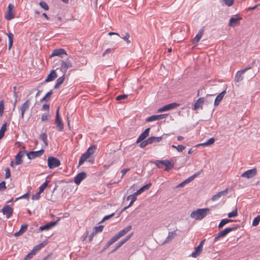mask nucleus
<instances>
[{
	"label": "nucleus",
	"instance_id": "1",
	"mask_svg": "<svg viewBox=\"0 0 260 260\" xmlns=\"http://www.w3.org/2000/svg\"><path fill=\"white\" fill-rule=\"evenodd\" d=\"M132 228V225H128L126 227L123 229L122 230L118 232L115 236H114L106 244V247H109L110 245L113 244L114 242L117 241L121 237L124 236L127 233H128Z\"/></svg>",
	"mask_w": 260,
	"mask_h": 260
},
{
	"label": "nucleus",
	"instance_id": "2",
	"mask_svg": "<svg viewBox=\"0 0 260 260\" xmlns=\"http://www.w3.org/2000/svg\"><path fill=\"white\" fill-rule=\"evenodd\" d=\"M209 208L198 209L191 213L190 217L196 220H200L209 213Z\"/></svg>",
	"mask_w": 260,
	"mask_h": 260
},
{
	"label": "nucleus",
	"instance_id": "3",
	"mask_svg": "<svg viewBox=\"0 0 260 260\" xmlns=\"http://www.w3.org/2000/svg\"><path fill=\"white\" fill-rule=\"evenodd\" d=\"M48 166L49 169H52L60 165V160L53 156H49L47 159Z\"/></svg>",
	"mask_w": 260,
	"mask_h": 260
},
{
	"label": "nucleus",
	"instance_id": "4",
	"mask_svg": "<svg viewBox=\"0 0 260 260\" xmlns=\"http://www.w3.org/2000/svg\"><path fill=\"white\" fill-rule=\"evenodd\" d=\"M238 226H233L225 228L224 230L219 232L217 236L214 238V242L217 241L220 238L225 236L231 232L236 230Z\"/></svg>",
	"mask_w": 260,
	"mask_h": 260
},
{
	"label": "nucleus",
	"instance_id": "5",
	"mask_svg": "<svg viewBox=\"0 0 260 260\" xmlns=\"http://www.w3.org/2000/svg\"><path fill=\"white\" fill-rule=\"evenodd\" d=\"M72 63L71 60L69 59L64 61L61 60L60 70L63 73V75L66 74L68 69L72 67Z\"/></svg>",
	"mask_w": 260,
	"mask_h": 260
},
{
	"label": "nucleus",
	"instance_id": "6",
	"mask_svg": "<svg viewBox=\"0 0 260 260\" xmlns=\"http://www.w3.org/2000/svg\"><path fill=\"white\" fill-rule=\"evenodd\" d=\"M44 150L42 149L38 151H30L26 153L28 159H32L36 157L41 156L44 153Z\"/></svg>",
	"mask_w": 260,
	"mask_h": 260
},
{
	"label": "nucleus",
	"instance_id": "7",
	"mask_svg": "<svg viewBox=\"0 0 260 260\" xmlns=\"http://www.w3.org/2000/svg\"><path fill=\"white\" fill-rule=\"evenodd\" d=\"M179 106V104H177L176 103H173L169 104L168 105H165L163 106L162 107L159 108L158 110V112H163L165 111H169L170 110L175 109L177 107H178Z\"/></svg>",
	"mask_w": 260,
	"mask_h": 260
},
{
	"label": "nucleus",
	"instance_id": "8",
	"mask_svg": "<svg viewBox=\"0 0 260 260\" xmlns=\"http://www.w3.org/2000/svg\"><path fill=\"white\" fill-rule=\"evenodd\" d=\"M55 123L56 124L57 129L59 132H62L63 129V123L59 117V107H58L56 112Z\"/></svg>",
	"mask_w": 260,
	"mask_h": 260
},
{
	"label": "nucleus",
	"instance_id": "9",
	"mask_svg": "<svg viewBox=\"0 0 260 260\" xmlns=\"http://www.w3.org/2000/svg\"><path fill=\"white\" fill-rule=\"evenodd\" d=\"M252 68V66L248 67L244 69H242L240 71H239L237 72L235 75V80L237 82L241 81L243 79V76L242 75L247 70L251 69Z\"/></svg>",
	"mask_w": 260,
	"mask_h": 260
},
{
	"label": "nucleus",
	"instance_id": "10",
	"mask_svg": "<svg viewBox=\"0 0 260 260\" xmlns=\"http://www.w3.org/2000/svg\"><path fill=\"white\" fill-rule=\"evenodd\" d=\"M256 174V169L254 168L245 171V172L241 174V177L249 179L255 176Z\"/></svg>",
	"mask_w": 260,
	"mask_h": 260
},
{
	"label": "nucleus",
	"instance_id": "11",
	"mask_svg": "<svg viewBox=\"0 0 260 260\" xmlns=\"http://www.w3.org/2000/svg\"><path fill=\"white\" fill-rule=\"evenodd\" d=\"M64 55H67V52L64 49L62 48L55 49L52 51L50 57L57 56L62 58Z\"/></svg>",
	"mask_w": 260,
	"mask_h": 260
},
{
	"label": "nucleus",
	"instance_id": "12",
	"mask_svg": "<svg viewBox=\"0 0 260 260\" xmlns=\"http://www.w3.org/2000/svg\"><path fill=\"white\" fill-rule=\"evenodd\" d=\"M2 212L7 218H10L13 214V209L9 205H5L2 209Z\"/></svg>",
	"mask_w": 260,
	"mask_h": 260
},
{
	"label": "nucleus",
	"instance_id": "13",
	"mask_svg": "<svg viewBox=\"0 0 260 260\" xmlns=\"http://www.w3.org/2000/svg\"><path fill=\"white\" fill-rule=\"evenodd\" d=\"M241 19V17H238L237 15L231 17L229 21V26L234 27L240 24V20Z\"/></svg>",
	"mask_w": 260,
	"mask_h": 260
},
{
	"label": "nucleus",
	"instance_id": "14",
	"mask_svg": "<svg viewBox=\"0 0 260 260\" xmlns=\"http://www.w3.org/2000/svg\"><path fill=\"white\" fill-rule=\"evenodd\" d=\"M86 177V173L82 172L78 174L74 178V181L75 183L78 185L81 182L84 180Z\"/></svg>",
	"mask_w": 260,
	"mask_h": 260
},
{
	"label": "nucleus",
	"instance_id": "15",
	"mask_svg": "<svg viewBox=\"0 0 260 260\" xmlns=\"http://www.w3.org/2000/svg\"><path fill=\"white\" fill-rule=\"evenodd\" d=\"M26 153L25 151H20L15 156V165H19L22 163V157L24 156L25 153Z\"/></svg>",
	"mask_w": 260,
	"mask_h": 260
},
{
	"label": "nucleus",
	"instance_id": "16",
	"mask_svg": "<svg viewBox=\"0 0 260 260\" xmlns=\"http://www.w3.org/2000/svg\"><path fill=\"white\" fill-rule=\"evenodd\" d=\"M14 6L10 4L8 7L7 15L5 16L7 20H10L14 17V14L12 13V10L14 9Z\"/></svg>",
	"mask_w": 260,
	"mask_h": 260
},
{
	"label": "nucleus",
	"instance_id": "17",
	"mask_svg": "<svg viewBox=\"0 0 260 260\" xmlns=\"http://www.w3.org/2000/svg\"><path fill=\"white\" fill-rule=\"evenodd\" d=\"M150 129V128L149 127L146 128L138 137L136 143H139L146 138L149 135Z\"/></svg>",
	"mask_w": 260,
	"mask_h": 260
},
{
	"label": "nucleus",
	"instance_id": "18",
	"mask_svg": "<svg viewBox=\"0 0 260 260\" xmlns=\"http://www.w3.org/2000/svg\"><path fill=\"white\" fill-rule=\"evenodd\" d=\"M30 100L28 99L26 100L21 106L20 111L21 117H24V114L26 110H28L29 107Z\"/></svg>",
	"mask_w": 260,
	"mask_h": 260
},
{
	"label": "nucleus",
	"instance_id": "19",
	"mask_svg": "<svg viewBox=\"0 0 260 260\" xmlns=\"http://www.w3.org/2000/svg\"><path fill=\"white\" fill-rule=\"evenodd\" d=\"M204 29L203 28H201L197 35L195 36V37L192 40V44H195L198 43L200 40H201V38L203 36V35L204 34Z\"/></svg>",
	"mask_w": 260,
	"mask_h": 260
},
{
	"label": "nucleus",
	"instance_id": "20",
	"mask_svg": "<svg viewBox=\"0 0 260 260\" xmlns=\"http://www.w3.org/2000/svg\"><path fill=\"white\" fill-rule=\"evenodd\" d=\"M177 235L176 233L174 232H170L168 233V235L166 238V240L164 242H163L162 244H165L171 242Z\"/></svg>",
	"mask_w": 260,
	"mask_h": 260
},
{
	"label": "nucleus",
	"instance_id": "21",
	"mask_svg": "<svg viewBox=\"0 0 260 260\" xmlns=\"http://www.w3.org/2000/svg\"><path fill=\"white\" fill-rule=\"evenodd\" d=\"M226 92L225 90L222 91L221 92H220L215 98V101H214V106L215 107L219 105L220 102L222 100L223 96H224Z\"/></svg>",
	"mask_w": 260,
	"mask_h": 260
},
{
	"label": "nucleus",
	"instance_id": "22",
	"mask_svg": "<svg viewBox=\"0 0 260 260\" xmlns=\"http://www.w3.org/2000/svg\"><path fill=\"white\" fill-rule=\"evenodd\" d=\"M57 77V75L55 70L51 71V73L48 75L45 82H48L54 80Z\"/></svg>",
	"mask_w": 260,
	"mask_h": 260
},
{
	"label": "nucleus",
	"instance_id": "23",
	"mask_svg": "<svg viewBox=\"0 0 260 260\" xmlns=\"http://www.w3.org/2000/svg\"><path fill=\"white\" fill-rule=\"evenodd\" d=\"M228 192V190L225 189L223 191H220L215 195H214L212 198V200L213 201H215L219 199L222 196L225 195Z\"/></svg>",
	"mask_w": 260,
	"mask_h": 260
},
{
	"label": "nucleus",
	"instance_id": "24",
	"mask_svg": "<svg viewBox=\"0 0 260 260\" xmlns=\"http://www.w3.org/2000/svg\"><path fill=\"white\" fill-rule=\"evenodd\" d=\"M204 100L203 98H200L197 100L196 103L194 104V110H197L199 108H202V105L204 103Z\"/></svg>",
	"mask_w": 260,
	"mask_h": 260
},
{
	"label": "nucleus",
	"instance_id": "25",
	"mask_svg": "<svg viewBox=\"0 0 260 260\" xmlns=\"http://www.w3.org/2000/svg\"><path fill=\"white\" fill-rule=\"evenodd\" d=\"M163 164V167H165V170L169 171L171 170L174 166L173 164H172L170 161L168 160H162V162Z\"/></svg>",
	"mask_w": 260,
	"mask_h": 260
},
{
	"label": "nucleus",
	"instance_id": "26",
	"mask_svg": "<svg viewBox=\"0 0 260 260\" xmlns=\"http://www.w3.org/2000/svg\"><path fill=\"white\" fill-rule=\"evenodd\" d=\"M203 248L201 247V245H198L195 248L194 251L191 254V256L196 258L200 254Z\"/></svg>",
	"mask_w": 260,
	"mask_h": 260
},
{
	"label": "nucleus",
	"instance_id": "27",
	"mask_svg": "<svg viewBox=\"0 0 260 260\" xmlns=\"http://www.w3.org/2000/svg\"><path fill=\"white\" fill-rule=\"evenodd\" d=\"M27 229V225L26 224H22L19 231L14 234L15 237H18L22 235Z\"/></svg>",
	"mask_w": 260,
	"mask_h": 260
},
{
	"label": "nucleus",
	"instance_id": "28",
	"mask_svg": "<svg viewBox=\"0 0 260 260\" xmlns=\"http://www.w3.org/2000/svg\"><path fill=\"white\" fill-rule=\"evenodd\" d=\"M89 157L86 152L82 154L79 161V166L82 165Z\"/></svg>",
	"mask_w": 260,
	"mask_h": 260
},
{
	"label": "nucleus",
	"instance_id": "29",
	"mask_svg": "<svg viewBox=\"0 0 260 260\" xmlns=\"http://www.w3.org/2000/svg\"><path fill=\"white\" fill-rule=\"evenodd\" d=\"M64 80V75L61 77L58 78L56 82V84L54 85V88L57 89L59 88V87L62 84L63 81Z\"/></svg>",
	"mask_w": 260,
	"mask_h": 260
},
{
	"label": "nucleus",
	"instance_id": "30",
	"mask_svg": "<svg viewBox=\"0 0 260 260\" xmlns=\"http://www.w3.org/2000/svg\"><path fill=\"white\" fill-rule=\"evenodd\" d=\"M52 90H50V91L48 92L45 96H44L42 99L40 100L41 102H47L50 100V96L52 94Z\"/></svg>",
	"mask_w": 260,
	"mask_h": 260
},
{
	"label": "nucleus",
	"instance_id": "31",
	"mask_svg": "<svg viewBox=\"0 0 260 260\" xmlns=\"http://www.w3.org/2000/svg\"><path fill=\"white\" fill-rule=\"evenodd\" d=\"M162 140V137H150L148 138V141L150 142V144L155 142H159Z\"/></svg>",
	"mask_w": 260,
	"mask_h": 260
},
{
	"label": "nucleus",
	"instance_id": "32",
	"mask_svg": "<svg viewBox=\"0 0 260 260\" xmlns=\"http://www.w3.org/2000/svg\"><path fill=\"white\" fill-rule=\"evenodd\" d=\"M214 142H215V139L213 138H211L209 139L206 142L199 144V145L202 146H210V145L213 144L214 143Z\"/></svg>",
	"mask_w": 260,
	"mask_h": 260
},
{
	"label": "nucleus",
	"instance_id": "33",
	"mask_svg": "<svg viewBox=\"0 0 260 260\" xmlns=\"http://www.w3.org/2000/svg\"><path fill=\"white\" fill-rule=\"evenodd\" d=\"M233 220L232 219H226V218H224V219H222L219 225H218V228L219 229H221L224 225H225L226 223L230 222H231Z\"/></svg>",
	"mask_w": 260,
	"mask_h": 260
},
{
	"label": "nucleus",
	"instance_id": "34",
	"mask_svg": "<svg viewBox=\"0 0 260 260\" xmlns=\"http://www.w3.org/2000/svg\"><path fill=\"white\" fill-rule=\"evenodd\" d=\"M6 129H7V123H4L1 129H0V139H2L4 135H5V132H6Z\"/></svg>",
	"mask_w": 260,
	"mask_h": 260
},
{
	"label": "nucleus",
	"instance_id": "35",
	"mask_svg": "<svg viewBox=\"0 0 260 260\" xmlns=\"http://www.w3.org/2000/svg\"><path fill=\"white\" fill-rule=\"evenodd\" d=\"M133 233L127 236L124 239L121 240L118 244L121 247L123 244H124L126 241H127L133 236Z\"/></svg>",
	"mask_w": 260,
	"mask_h": 260
},
{
	"label": "nucleus",
	"instance_id": "36",
	"mask_svg": "<svg viewBox=\"0 0 260 260\" xmlns=\"http://www.w3.org/2000/svg\"><path fill=\"white\" fill-rule=\"evenodd\" d=\"M192 181V179L191 178H190V177H189V178H188L187 179H186V180H185L184 181H183V182H182L181 183L179 184L176 187H183L185 185L187 184V183H189L190 182H191Z\"/></svg>",
	"mask_w": 260,
	"mask_h": 260
},
{
	"label": "nucleus",
	"instance_id": "37",
	"mask_svg": "<svg viewBox=\"0 0 260 260\" xmlns=\"http://www.w3.org/2000/svg\"><path fill=\"white\" fill-rule=\"evenodd\" d=\"M40 137L41 139V140L43 141L44 143V144L45 146L48 145V142H47V136L46 133H42L40 135Z\"/></svg>",
	"mask_w": 260,
	"mask_h": 260
},
{
	"label": "nucleus",
	"instance_id": "38",
	"mask_svg": "<svg viewBox=\"0 0 260 260\" xmlns=\"http://www.w3.org/2000/svg\"><path fill=\"white\" fill-rule=\"evenodd\" d=\"M95 150L94 146H91L88 148L87 151L85 152L89 156L94 153Z\"/></svg>",
	"mask_w": 260,
	"mask_h": 260
},
{
	"label": "nucleus",
	"instance_id": "39",
	"mask_svg": "<svg viewBox=\"0 0 260 260\" xmlns=\"http://www.w3.org/2000/svg\"><path fill=\"white\" fill-rule=\"evenodd\" d=\"M35 254L34 250H31L24 257L23 260H30Z\"/></svg>",
	"mask_w": 260,
	"mask_h": 260
},
{
	"label": "nucleus",
	"instance_id": "40",
	"mask_svg": "<svg viewBox=\"0 0 260 260\" xmlns=\"http://www.w3.org/2000/svg\"><path fill=\"white\" fill-rule=\"evenodd\" d=\"M259 222H260V215H258L254 218V219L252 221V225L253 226H256L259 224Z\"/></svg>",
	"mask_w": 260,
	"mask_h": 260
},
{
	"label": "nucleus",
	"instance_id": "41",
	"mask_svg": "<svg viewBox=\"0 0 260 260\" xmlns=\"http://www.w3.org/2000/svg\"><path fill=\"white\" fill-rule=\"evenodd\" d=\"M40 6L44 10L47 11L49 10V6L46 3H45L44 1H41L39 3Z\"/></svg>",
	"mask_w": 260,
	"mask_h": 260
},
{
	"label": "nucleus",
	"instance_id": "42",
	"mask_svg": "<svg viewBox=\"0 0 260 260\" xmlns=\"http://www.w3.org/2000/svg\"><path fill=\"white\" fill-rule=\"evenodd\" d=\"M237 215H238V211H237V208H236L232 212H231L228 214V217L229 218L235 217H236Z\"/></svg>",
	"mask_w": 260,
	"mask_h": 260
},
{
	"label": "nucleus",
	"instance_id": "43",
	"mask_svg": "<svg viewBox=\"0 0 260 260\" xmlns=\"http://www.w3.org/2000/svg\"><path fill=\"white\" fill-rule=\"evenodd\" d=\"M48 183V181H46L45 182H44L40 187H39V192H42L44 191L45 188L46 187Z\"/></svg>",
	"mask_w": 260,
	"mask_h": 260
},
{
	"label": "nucleus",
	"instance_id": "44",
	"mask_svg": "<svg viewBox=\"0 0 260 260\" xmlns=\"http://www.w3.org/2000/svg\"><path fill=\"white\" fill-rule=\"evenodd\" d=\"M157 117L156 116V115H152V116L148 117L146 119V121H147V122H151V121H156V120H157Z\"/></svg>",
	"mask_w": 260,
	"mask_h": 260
},
{
	"label": "nucleus",
	"instance_id": "45",
	"mask_svg": "<svg viewBox=\"0 0 260 260\" xmlns=\"http://www.w3.org/2000/svg\"><path fill=\"white\" fill-rule=\"evenodd\" d=\"M44 246L43 244L40 243L35 246L32 250H34V252L36 253V251L40 250Z\"/></svg>",
	"mask_w": 260,
	"mask_h": 260
},
{
	"label": "nucleus",
	"instance_id": "46",
	"mask_svg": "<svg viewBox=\"0 0 260 260\" xmlns=\"http://www.w3.org/2000/svg\"><path fill=\"white\" fill-rule=\"evenodd\" d=\"M104 228L103 225H100L98 226H95L94 228V231L95 234H96L97 233L102 232Z\"/></svg>",
	"mask_w": 260,
	"mask_h": 260
},
{
	"label": "nucleus",
	"instance_id": "47",
	"mask_svg": "<svg viewBox=\"0 0 260 260\" xmlns=\"http://www.w3.org/2000/svg\"><path fill=\"white\" fill-rule=\"evenodd\" d=\"M127 98V94H121L117 96L116 98V101H120L122 100H125Z\"/></svg>",
	"mask_w": 260,
	"mask_h": 260
},
{
	"label": "nucleus",
	"instance_id": "48",
	"mask_svg": "<svg viewBox=\"0 0 260 260\" xmlns=\"http://www.w3.org/2000/svg\"><path fill=\"white\" fill-rule=\"evenodd\" d=\"M148 144H150V142L148 141V138L146 140H144L142 141L140 144V146L141 148H144L145 146H146Z\"/></svg>",
	"mask_w": 260,
	"mask_h": 260
},
{
	"label": "nucleus",
	"instance_id": "49",
	"mask_svg": "<svg viewBox=\"0 0 260 260\" xmlns=\"http://www.w3.org/2000/svg\"><path fill=\"white\" fill-rule=\"evenodd\" d=\"M40 194H41V192L38 191L36 193H35L34 194H32V197H31V199L32 200H39L40 199Z\"/></svg>",
	"mask_w": 260,
	"mask_h": 260
},
{
	"label": "nucleus",
	"instance_id": "50",
	"mask_svg": "<svg viewBox=\"0 0 260 260\" xmlns=\"http://www.w3.org/2000/svg\"><path fill=\"white\" fill-rule=\"evenodd\" d=\"M50 117V116L48 113H45L42 116L41 121H44L47 120Z\"/></svg>",
	"mask_w": 260,
	"mask_h": 260
},
{
	"label": "nucleus",
	"instance_id": "51",
	"mask_svg": "<svg viewBox=\"0 0 260 260\" xmlns=\"http://www.w3.org/2000/svg\"><path fill=\"white\" fill-rule=\"evenodd\" d=\"M151 186V183H148L142 187L140 188V190L142 191V192H144L147 190H148Z\"/></svg>",
	"mask_w": 260,
	"mask_h": 260
},
{
	"label": "nucleus",
	"instance_id": "52",
	"mask_svg": "<svg viewBox=\"0 0 260 260\" xmlns=\"http://www.w3.org/2000/svg\"><path fill=\"white\" fill-rule=\"evenodd\" d=\"M39 230L41 231L44 230L48 231L50 230V228L49 225L48 224V223H47L44 225L40 226L39 228Z\"/></svg>",
	"mask_w": 260,
	"mask_h": 260
},
{
	"label": "nucleus",
	"instance_id": "53",
	"mask_svg": "<svg viewBox=\"0 0 260 260\" xmlns=\"http://www.w3.org/2000/svg\"><path fill=\"white\" fill-rule=\"evenodd\" d=\"M121 38L122 39H123L125 41H126L127 43L129 44L131 43L130 41L128 39L129 38V35L128 32H126L124 37H121Z\"/></svg>",
	"mask_w": 260,
	"mask_h": 260
},
{
	"label": "nucleus",
	"instance_id": "54",
	"mask_svg": "<svg viewBox=\"0 0 260 260\" xmlns=\"http://www.w3.org/2000/svg\"><path fill=\"white\" fill-rule=\"evenodd\" d=\"M136 200H137V197L133 194H131L127 197V200H131V201H132L133 202L136 201Z\"/></svg>",
	"mask_w": 260,
	"mask_h": 260
},
{
	"label": "nucleus",
	"instance_id": "55",
	"mask_svg": "<svg viewBox=\"0 0 260 260\" xmlns=\"http://www.w3.org/2000/svg\"><path fill=\"white\" fill-rule=\"evenodd\" d=\"M4 109V105L3 101L0 102V117H1L3 114Z\"/></svg>",
	"mask_w": 260,
	"mask_h": 260
},
{
	"label": "nucleus",
	"instance_id": "56",
	"mask_svg": "<svg viewBox=\"0 0 260 260\" xmlns=\"http://www.w3.org/2000/svg\"><path fill=\"white\" fill-rule=\"evenodd\" d=\"M161 162H162V160H157L155 162V164L158 168H162L163 164Z\"/></svg>",
	"mask_w": 260,
	"mask_h": 260
},
{
	"label": "nucleus",
	"instance_id": "57",
	"mask_svg": "<svg viewBox=\"0 0 260 260\" xmlns=\"http://www.w3.org/2000/svg\"><path fill=\"white\" fill-rule=\"evenodd\" d=\"M11 173L9 168H7L5 170V178L8 179L10 177Z\"/></svg>",
	"mask_w": 260,
	"mask_h": 260
},
{
	"label": "nucleus",
	"instance_id": "58",
	"mask_svg": "<svg viewBox=\"0 0 260 260\" xmlns=\"http://www.w3.org/2000/svg\"><path fill=\"white\" fill-rule=\"evenodd\" d=\"M223 1L225 5L229 7L232 6L234 3V0H223Z\"/></svg>",
	"mask_w": 260,
	"mask_h": 260
},
{
	"label": "nucleus",
	"instance_id": "59",
	"mask_svg": "<svg viewBox=\"0 0 260 260\" xmlns=\"http://www.w3.org/2000/svg\"><path fill=\"white\" fill-rule=\"evenodd\" d=\"M58 223V220H56L55 221H51L49 223H48V224L49 226L50 229H51L52 227L55 226Z\"/></svg>",
	"mask_w": 260,
	"mask_h": 260
},
{
	"label": "nucleus",
	"instance_id": "60",
	"mask_svg": "<svg viewBox=\"0 0 260 260\" xmlns=\"http://www.w3.org/2000/svg\"><path fill=\"white\" fill-rule=\"evenodd\" d=\"M185 148V147L181 145H178L176 146V149L178 152H182Z\"/></svg>",
	"mask_w": 260,
	"mask_h": 260
},
{
	"label": "nucleus",
	"instance_id": "61",
	"mask_svg": "<svg viewBox=\"0 0 260 260\" xmlns=\"http://www.w3.org/2000/svg\"><path fill=\"white\" fill-rule=\"evenodd\" d=\"M167 115H168V114H167L156 115V116L157 117V120L165 118Z\"/></svg>",
	"mask_w": 260,
	"mask_h": 260
},
{
	"label": "nucleus",
	"instance_id": "62",
	"mask_svg": "<svg viewBox=\"0 0 260 260\" xmlns=\"http://www.w3.org/2000/svg\"><path fill=\"white\" fill-rule=\"evenodd\" d=\"M6 35L8 37L9 41H13L14 35L12 33L8 32L7 33Z\"/></svg>",
	"mask_w": 260,
	"mask_h": 260
},
{
	"label": "nucleus",
	"instance_id": "63",
	"mask_svg": "<svg viewBox=\"0 0 260 260\" xmlns=\"http://www.w3.org/2000/svg\"><path fill=\"white\" fill-rule=\"evenodd\" d=\"M6 188V183L5 181H2L0 183V190L3 191Z\"/></svg>",
	"mask_w": 260,
	"mask_h": 260
},
{
	"label": "nucleus",
	"instance_id": "64",
	"mask_svg": "<svg viewBox=\"0 0 260 260\" xmlns=\"http://www.w3.org/2000/svg\"><path fill=\"white\" fill-rule=\"evenodd\" d=\"M42 110L43 111H47L49 110V105L48 104H44L42 106Z\"/></svg>",
	"mask_w": 260,
	"mask_h": 260
}]
</instances>
